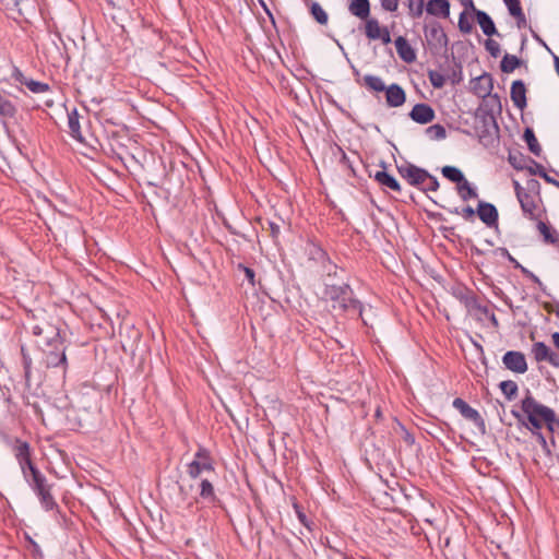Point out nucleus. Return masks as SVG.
I'll return each mask as SVG.
<instances>
[{
	"instance_id": "f257e3e1",
	"label": "nucleus",
	"mask_w": 559,
	"mask_h": 559,
	"mask_svg": "<svg viewBox=\"0 0 559 559\" xmlns=\"http://www.w3.org/2000/svg\"><path fill=\"white\" fill-rule=\"evenodd\" d=\"M35 344L41 352V361L47 368L60 367L63 373L67 370V356L64 338L58 323L39 320L32 326Z\"/></svg>"
},
{
	"instance_id": "f03ea898",
	"label": "nucleus",
	"mask_w": 559,
	"mask_h": 559,
	"mask_svg": "<svg viewBox=\"0 0 559 559\" xmlns=\"http://www.w3.org/2000/svg\"><path fill=\"white\" fill-rule=\"evenodd\" d=\"M323 294L324 298L331 302V307L334 311L361 317V304L354 298L353 289L348 284H325Z\"/></svg>"
},
{
	"instance_id": "7ed1b4c3",
	"label": "nucleus",
	"mask_w": 559,
	"mask_h": 559,
	"mask_svg": "<svg viewBox=\"0 0 559 559\" xmlns=\"http://www.w3.org/2000/svg\"><path fill=\"white\" fill-rule=\"evenodd\" d=\"M187 474L190 478L197 479L204 473L214 472V461L207 449L200 445L193 459L187 465Z\"/></svg>"
},
{
	"instance_id": "20e7f679",
	"label": "nucleus",
	"mask_w": 559,
	"mask_h": 559,
	"mask_svg": "<svg viewBox=\"0 0 559 559\" xmlns=\"http://www.w3.org/2000/svg\"><path fill=\"white\" fill-rule=\"evenodd\" d=\"M521 408L523 413L530 417L533 416L535 418L543 419L548 427L551 429V425L556 420V414L554 409L548 406H545L538 403L528 392L527 395L522 400Z\"/></svg>"
},
{
	"instance_id": "39448f33",
	"label": "nucleus",
	"mask_w": 559,
	"mask_h": 559,
	"mask_svg": "<svg viewBox=\"0 0 559 559\" xmlns=\"http://www.w3.org/2000/svg\"><path fill=\"white\" fill-rule=\"evenodd\" d=\"M28 483L36 492L41 507L46 511H51L58 508V504L51 495L52 485L47 481V478L41 473H35V478Z\"/></svg>"
},
{
	"instance_id": "423d86ee",
	"label": "nucleus",
	"mask_w": 559,
	"mask_h": 559,
	"mask_svg": "<svg viewBox=\"0 0 559 559\" xmlns=\"http://www.w3.org/2000/svg\"><path fill=\"white\" fill-rule=\"evenodd\" d=\"M514 190L523 213L530 219H536V197L527 192L518 181H514Z\"/></svg>"
},
{
	"instance_id": "0eeeda50",
	"label": "nucleus",
	"mask_w": 559,
	"mask_h": 559,
	"mask_svg": "<svg viewBox=\"0 0 559 559\" xmlns=\"http://www.w3.org/2000/svg\"><path fill=\"white\" fill-rule=\"evenodd\" d=\"M425 37L428 45L436 49L445 48L448 45V37L443 28L438 22H432L425 25Z\"/></svg>"
},
{
	"instance_id": "6e6552de",
	"label": "nucleus",
	"mask_w": 559,
	"mask_h": 559,
	"mask_svg": "<svg viewBox=\"0 0 559 559\" xmlns=\"http://www.w3.org/2000/svg\"><path fill=\"white\" fill-rule=\"evenodd\" d=\"M453 407L460 412V414L474 423L476 428L481 432H486V424L477 409L469 406L464 400L456 397L452 403Z\"/></svg>"
},
{
	"instance_id": "1a4fd4ad",
	"label": "nucleus",
	"mask_w": 559,
	"mask_h": 559,
	"mask_svg": "<svg viewBox=\"0 0 559 559\" xmlns=\"http://www.w3.org/2000/svg\"><path fill=\"white\" fill-rule=\"evenodd\" d=\"M502 364L506 369L520 374L525 373L528 368L525 355L519 350H508L502 356Z\"/></svg>"
},
{
	"instance_id": "9d476101",
	"label": "nucleus",
	"mask_w": 559,
	"mask_h": 559,
	"mask_svg": "<svg viewBox=\"0 0 559 559\" xmlns=\"http://www.w3.org/2000/svg\"><path fill=\"white\" fill-rule=\"evenodd\" d=\"M399 174L411 186L419 188L429 174L426 169L415 166L413 164L402 165L397 167Z\"/></svg>"
},
{
	"instance_id": "9b49d317",
	"label": "nucleus",
	"mask_w": 559,
	"mask_h": 559,
	"mask_svg": "<svg viewBox=\"0 0 559 559\" xmlns=\"http://www.w3.org/2000/svg\"><path fill=\"white\" fill-rule=\"evenodd\" d=\"M409 117L413 121L417 123L426 124L435 119L436 114L430 105L420 103L416 104L413 107V109L409 112Z\"/></svg>"
},
{
	"instance_id": "f8f14e48",
	"label": "nucleus",
	"mask_w": 559,
	"mask_h": 559,
	"mask_svg": "<svg viewBox=\"0 0 559 559\" xmlns=\"http://www.w3.org/2000/svg\"><path fill=\"white\" fill-rule=\"evenodd\" d=\"M477 215L479 219L489 227L495 226L498 223V211L491 203L480 201L477 207Z\"/></svg>"
},
{
	"instance_id": "ddd939ff",
	"label": "nucleus",
	"mask_w": 559,
	"mask_h": 559,
	"mask_svg": "<svg viewBox=\"0 0 559 559\" xmlns=\"http://www.w3.org/2000/svg\"><path fill=\"white\" fill-rule=\"evenodd\" d=\"M385 99L386 104L390 107H400L406 100V95L404 90L396 83H393L388 86L385 91Z\"/></svg>"
},
{
	"instance_id": "4468645a",
	"label": "nucleus",
	"mask_w": 559,
	"mask_h": 559,
	"mask_svg": "<svg viewBox=\"0 0 559 559\" xmlns=\"http://www.w3.org/2000/svg\"><path fill=\"white\" fill-rule=\"evenodd\" d=\"M395 48L399 57L407 62L412 63L416 60V53L415 50L412 48V46L408 44L407 39L403 36H399L395 39Z\"/></svg>"
},
{
	"instance_id": "2eb2a0df",
	"label": "nucleus",
	"mask_w": 559,
	"mask_h": 559,
	"mask_svg": "<svg viewBox=\"0 0 559 559\" xmlns=\"http://www.w3.org/2000/svg\"><path fill=\"white\" fill-rule=\"evenodd\" d=\"M510 95L515 107L519 109L526 107V87L523 81L518 80L512 83Z\"/></svg>"
},
{
	"instance_id": "dca6fc26",
	"label": "nucleus",
	"mask_w": 559,
	"mask_h": 559,
	"mask_svg": "<svg viewBox=\"0 0 559 559\" xmlns=\"http://www.w3.org/2000/svg\"><path fill=\"white\" fill-rule=\"evenodd\" d=\"M426 11L431 15L447 19L450 15V2L449 0H429Z\"/></svg>"
},
{
	"instance_id": "f3484780",
	"label": "nucleus",
	"mask_w": 559,
	"mask_h": 559,
	"mask_svg": "<svg viewBox=\"0 0 559 559\" xmlns=\"http://www.w3.org/2000/svg\"><path fill=\"white\" fill-rule=\"evenodd\" d=\"M348 11L360 20H367L370 15V2L369 0H352L348 4Z\"/></svg>"
},
{
	"instance_id": "a211bd4d",
	"label": "nucleus",
	"mask_w": 559,
	"mask_h": 559,
	"mask_svg": "<svg viewBox=\"0 0 559 559\" xmlns=\"http://www.w3.org/2000/svg\"><path fill=\"white\" fill-rule=\"evenodd\" d=\"M476 21L480 26L483 33L487 36L498 35L499 33L495 26L492 19L485 11H476Z\"/></svg>"
},
{
	"instance_id": "6ab92c4d",
	"label": "nucleus",
	"mask_w": 559,
	"mask_h": 559,
	"mask_svg": "<svg viewBox=\"0 0 559 559\" xmlns=\"http://www.w3.org/2000/svg\"><path fill=\"white\" fill-rule=\"evenodd\" d=\"M537 229L543 237L544 242L548 245H558L559 243V235L555 228L550 225L546 224L543 221H538Z\"/></svg>"
},
{
	"instance_id": "aec40b11",
	"label": "nucleus",
	"mask_w": 559,
	"mask_h": 559,
	"mask_svg": "<svg viewBox=\"0 0 559 559\" xmlns=\"http://www.w3.org/2000/svg\"><path fill=\"white\" fill-rule=\"evenodd\" d=\"M374 179L381 186L389 188L397 193H400L402 191V188H401V185L399 183V181L393 176H391L390 174H388L384 170L377 171L374 174Z\"/></svg>"
},
{
	"instance_id": "412c9836",
	"label": "nucleus",
	"mask_w": 559,
	"mask_h": 559,
	"mask_svg": "<svg viewBox=\"0 0 559 559\" xmlns=\"http://www.w3.org/2000/svg\"><path fill=\"white\" fill-rule=\"evenodd\" d=\"M364 85L373 92H385L388 86H385L383 80L380 76L373 74H366L364 76Z\"/></svg>"
},
{
	"instance_id": "4be33fe9",
	"label": "nucleus",
	"mask_w": 559,
	"mask_h": 559,
	"mask_svg": "<svg viewBox=\"0 0 559 559\" xmlns=\"http://www.w3.org/2000/svg\"><path fill=\"white\" fill-rule=\"evenodd\" d=\"M13 452L17 462L25 461L31 456V447L28 442L16 439L13 444Z\"/></svg>"
},
{
	"instance_id": "5701e85b",
	"label": "nucleus",
	"mask_w": 559,
	"mask_h": 559,
	"mask_svg": "<svg viewBox=\"0 0 559 559\" xmlns=\"http://www.w3.org/2000/svg\"><path fill=\"white\" fill-rule=\"evenodd\" d=\"M200 497L210 502H215L217 499L214 486L209 478H204L200 483Z\"/></svg>"
},
{
	"instance_id": "b1692460",
	"label": "nucleus",
	"mask_w": 559,
	"mask_h": 559,
	"mask_svg": "<svg viewBox=\"0 0 559 559\" xmlns=\"http://www.w3.org/2000/svg\"><path fill=\"white\" fill-rule=\"evenodd\" d=\"M16 114L15 105L0 92V117L13 118Z\"/></svg>"
},
{
	"instance_id": "393cba45",
	"label": "nucleus",
	"mask_w": 559,
	"mask_h": 559,
	"mask_svg": "<svg viewBox=\"0 0 559 559\" xmlns=\"http://www.w3.org/2000/svg\"><path fill=\"white\" fill-rule=\"evenodd\" d=\"M523 139L526 142L528 150L536 156L542 153V146L539 145L534 131L531 128H526L523 134Z\"/></svg>"
},
{
	"instance_id": "a878e982",
	"label": "nucleus",
	"mask_w": 559,
	"mask_h": 559,
	"mask_svg": "<svg viewBox=\"0 0 559 559\" xmlns=\"http://www.w3.org/2000/svg\"><path fill=\"white\" fill-rule=\"evenodd\" d=\"M551 348L544 342H536L532 345V354L537 362L546 361Z\"/></svg>"
},
{
	"instance_id": "bb28decb",
	"label": "nucleus",
	"mask_w": 559,
	"mask_h": 559,
	"mask_svg": "<svg viewBox=\"0 0 559 559\" xmlns=\"http://www.w3.org/2000/svg\"><path fill=\"white\" fill-rule=\"evenodd\" d=\"M68 126H69L71 135L74 139L79 140V141H82L81 127H80V122H79V115H78V111L75 109L68 115Z\"/></svg>"
},
{
	"instance_id": "cd10ccee",
	"label": "nucleus",
	"mask_w": 559,
	"mask_h": 559,
	"mask_svg": "<svg viewBox=\"0 0 559 559\" xmlns=\"http://www.w3.org/2000/svg\"><path fill=\"white\" fill-rule=\"evenodd\" d=\"M457 193L463 201H467L469 199H475L478 197L476 190L471 186V183L465 178L463 181L457 183Z\"/></svg>"
},
{
	"instance_id": "c85d7f7f",
	"label": "nucleus",
	"mask_w": 559,
	"mask_h": 559,
	"mask_svg": "<svg viewBox=\"0 0 559 559\" xmlns=\"http://www.w3.org/2000/svg\"><path fill=\"white\" fill-rule=\"evenodd\" d=\"M383 27L380 26L378 20L367 19L365 25V34L371 40H377Z\"/></svg>"
},
{
	"instance_id": "c756f323",
	"label": "nucleus",
	"mask_w": 559,
	"mask_h": 559,
	"mask_svg": "<svg viewBox=\"0 0 559 559\" xmlns=\"http://www.w3.org/2000/svg\"><path fill=\"white\" fill-rule=\"evenodd\" d=\"M520 63L521 60L516 56L506 53L501 60L500 68L504 73H511L520 66Z\"/></svg>"
},
{
	"instance_id": "7c9ffc66",
	"label": "nucleus",
	"mask_w": 559,
	"mask_h": 559,
	"mask_svg": "<svg viewBox=\"0 0 559 559\" xmlns=\"http://www.w3.org/2000/svg\"><path fill=\"white\" fill-rule=\"evenodd\" d=\"M17 463L21 467L24 478L27 481H31L33 478H35V473H40L39 469L33 464L31 456L28 459H25V461H21Z\"/></svg>"
},
{
	"instance_id": "2f4dec72",
	"label": "nucleus",
	"mask_w": 559,
	"mask_h": 559,
	"mask_svg": "<svg viewBox=\"0 0 559 559\" xmlns=\"http://www.w3.org/2000/svg\"><path fill=\"white\" fill-rule=\"evenodd\" d=\"M442 175L451 182L460 183L464 180V174L454 166H444L441 169Z\"/></svg>"
},
{
	"instance_id": "473e14b6",
	"label": "nucleus",
	"mask_w": 559,
	"mask_h": 559,
	"mask_svg": "<svg viewBox=\"0 0 559 559\" xmlns=\"http://www.w3.org/2000/svg\"><path fill=\"white\" fill-rule=\"evenodd\" d=\"M499 386L501 392L509 401L513 400L519 391L516 382L512 380L502 381Z\"/></svg>"
},
{
	"instance_id": "72a5a7b5",
	"label": "nucleus",
	"mask_w": 559,
	"mask_h": 559,
	"mask_svg": "<svg viewBox=\"0 0 559 559\" xmlns=\"http://www.w3.org/2000/svg\"><path fill=\"white\" fill-rule=\"evenodd\" d=\"M311 14L319 24L324 25L328 23V13L318 2L311 4Z\"/></svg>"
},
{
	"instance_id": "f704fd0d",
	"label": "nucleus",
	"mask_w": 559,
	"mask_h": 559,
	"mask_svg": "<svg viewBox=\"0 0 559 559\" xmlns=\"http://www.w3.org/2000/svg\"><path fill=\"white\" fill-rule=\"evenodd\" d=\"M25 86L34 94H43L50 90V86L47 83L35 81L33 79L25 82Z\"/></svg>"
},
{
	"instance_id": "c9c22d12",
	"label": "nucleus",
	"mask_w": 559,
	"mask_h": 559,
	"mask_svg": "<svg viewBox=\"0 0 559 559\" xmlns=\"http://www.w3.org/2000/svg\"><path fill=\"white\" fill-rule=\"evenodd\" d=\"M418 189L424 192H435L439 189V181L437 177L428 174L425 181L420 185Z\"/></svg>"
},
{
	"instance_id": "e433bc0d",
	"label": "nucleus",
	"mask_w": 559,
	"mask_h": 559,
	"mask_svg": "<svg viewBox=\"0 0 559 559\" xmlns=\"http://www.w3.org/2000/svg\"><path fill=\"white\" fill-rule=\"evenodd\" d=\"M428 136L433 140H442L445 138L447 132L443 126L433 124L426 130Z\"/></svg>"
},
{
	"instance_id": "4c0bfd02",
	"label": "nucleus",
	"mask_w": 559,
	"mask_h": 559,
	"mask_svg": "<svg viewBox=\"0 0 559 559\" xmlns=\"http://www.w3.org/2000/svg\"><path fill=\"white\" fill-rule=\"evenodd\" d=\"M459 29L463 33V34H469L472 33L473 31V24L471 22V20L468 19V15H467V12L466 11H463L461 14H460V17H459Z\"/></svg>"
},
{
	"instance_id": "58836bf2",
	"label": "nucleus",
	"mask_w": 559,
	"mask_h": 559,
	"mask_svg": "<svg viewBox=\"0 0 559 559\" xmlns=\"http://www.w3.org/2000/svg\"><path fill=\"white\" fill-rule=\"evenodd\" d=\"M424 0H408L409 14L413 17H419L424 12Z\"/></svg>"
},
{
	"instance_id": "ea45409f",
	"label": "nucleus",
	"mask_w": 559,
	"mask_h": 559,
	"mask_svg": "<svg viewBox=\"0 0 559 559\" xmlns=\"http://www.w3.org/2000/svg\"><path fill=\"white\" fill-rule=\"evenodd\" d=\"M428 76L431 85L436 88H441L445 83V78L440 72L429 71Z\"/></svg>"
},
{
	"instance_id": "a19ab883",
	"label": "nucleus",
	"mask_w": 559,
	"mask_h": 559,
	"mask_svg": "<svg viewBox=\"0 0 559 559\" xmlns=\"http://www.w3.org/2000/svg\"><path fill=\"white\" fill-rule=\"evenodd\" d=\"M485 47L487 51L495 58H497L501 52L500 45L493 39L488 38L485 41Z\"/></svg>"
},
{
	"instance_id": "79ce46f5",
	"label": "nucleus",
	"mask_w": 559,
	"mask_h": 559,
	"mask_svg": "<svg viewBox=\"0 0 559 559\" xmlns=\"http://www.w3.org/2000/svg\"><path fill=\"white\" fill-rule=\"evenodd\" d=\"M504 3L512 16L521 14L522 8L520 0H504Z\"/></svg>"
},
{
	"instance_id": "37998d69",
	"label": "nucleus",
	"mask_w": 559,
	"mask_h": 559,
	"mask_svg": "<svg viewBox=\"0 0 559 559\" xmlns=\"http://www.w3.org/2000/svg\"><path fill=\"white\" fill-rule=\"evenodd\" d=\"M238 269H239V270H241V271H243V273H245V277H246V280L248 281V283H249L251 286H254V284H255V283H254V278H255V273H254V271H253L252 269H250V267H247V266L242 265V264H239V265H238Z\"/></svg>"
},
{
	"instance_id": "c03bdc74",
	"label": "nucleus",
	"mask_w": 559,
	"mask_h": 559,
	"mask_svg": "<svg viewBox=\"0 0 559 559\" xmlns=\"http://www.w3.org/2000/svg\"><path fill=\"white\" fill-rule=\"evenodd\" d=\"M12 79H14L16 82L21 83L22 85H25V82H28L31 78H26L23 72L14 67L11 73Z\"/></svg>"
},
{
	"instance_id": "a18cd8bd",
	"label": "nucleus",
	"mask_w": 559,
	"mask_h": 559,
	"mask_svg": "<svg viewBox=\"0 0 559 559\" xmlns=\"http://www.w3.org/2000/svg\"><path fill=\"white\" fill-rule=\"evenodd\" d=\"M400 0H381V7L389 12H395L399 8Z\"/></svg>"
},
{
	"instance_id": "49530a36",
	"label": "nucleus",
	"mask_w": 559,
	"mask_h": 559,
	"mask_svg": "<svg viewBox=\"0 0 559 559\" xmlns=\"http://www.w3.org/2000/svg\"><path fill=\"white\" fill-rule=\"evenodd\" d=\"M538 170L536 171V174L543 178L546 182L548 183H551L555 186V182H557L558 180L554 179L552 177H550L544 169L543 166L538 165Z\"/></svg>"
},
{
	"instance_id": "de8ad7c7",
	"label": "nucleus",
	"mask_w": 559,
	"mask_h": 559,
	"mask_svg": "<svg viewBox=\"0 0 559 559\" xmlns=\"http://www.w3.org/2000/svg\"><path fill=\"white\" fill-rule=\"evenodd\" d=\"M520 270L521 272L526 276L528 277L531 281H533L534 283L538 284V285H542V281L539 280L538 276H536L533 272H531L530 270H527L526 267H524L523 265L520 266Z\"/></svg>"
},
{
	"instance_id": "09e8293b",
	"label": "nucleus",
	"mask_w": 559,
	"mask_h": 559,
	"mask_svg": "<svg viewBox=\"0 0 559 559\" xmlns=\"http://www.w3.org/2000/svg\"><path fill=\"white\" fill-rule=\"evenodd\" d=\"M546 361L549 362L552 367L559 368V355L555 353L552 349L549 353Z\"/></svg>"
},
{
	"instance_id": "8fccbe9b",
	"label": "nucleus",
	"mask_w": 559,
	"mask_h": 559,
	"mask_svg": "<svg viewBox=\"0 0 559 559\" xmlns=\"http://www.w3.org/2000/svg\"><path fill=\"white\" fill-rule=\"evenodd\" d=\"M378 39H380L384 45H388V44L391 43V35H390V32H389V29L386 27L382 28Z\"/></svg>"
},
{
	"instance_id": "3c124183",
	"label": "nucleus",
	"mask_w": 559,
	"mask_h": 559,
	"mask_svg": "<svg viewBox=\"0 0 559 559\" xmlns=\"http://www.w3.org/2000/svg\"><path fill=\"white\" fill-rule=\"evenodd\" d=\"M527 419H528L530 424L532 425V427L537 430H539L543 427V423H545L543 419L535 418L533 416L527 417Z\"/></svg>"
},
{
	"instance_id": "603ef678",
	"label": "nucleus",
	"mask_w": 559,
	"mask_h": 559,
	"mask_svg": "<svg viewBox=\"0 0 559 559\" xmlns=\"http://www.w3.org/2000/svg\"><path fill=\"white\" fill-rule=\"evenodd\" d=\"M475 215V211L472 206H466L463 209L462 211V216L465 218V219H471L473 218Z\"/></svg>"
},
{
	"instance_id": "864d4df0",
	"label": "nucleus",
	"mask_w": 559,
	"mask_h": 559,
	"mask_svg": "<svg viewBox=\"0 0 559 559\" xmlns=\"http://www.w3.org/2000/svg\"><path fill=\"white\" fill-rule=\"evenodd\" d=\"M479 81H486L487 82V87L484 88L483 96L488 95L490 93V91L492 90L491 79L489 76H481V78H479Z\"/></svg>"
},
{
	"instance_id": "5fc2aeb1",
	"label": "nucleus",
	"mask_w": 559,
	"mask_h": 559,
	"mask_svg": "<svg viewBox=\"0 0 559 559\" xmlns=\"http://www.w3.org/2000/svg\"><path fill=\"white\" fill-rule=\"evenodd\" d=\"M513 17L516 19V23H518V26L521 28L523 26H525L526 24V17H525V14L523 12V10L521 11V14L520 15H513Z\"/></svg>"
},
{
	"instance_id": "6e6d98bb",
	"label": "nucleus",
	"mask_w": 559,
	"mask_h": 559,
	"mask_svg": "<svg viewBox=\"0 0 559 559\" xmlns=\"http://www.w3.org/2000/svg\"><path fill=\"white\" fill-rule=\"evenodd\" d=\"M463 4L466 7V9H469L472 12H474V14H476V11H479L478 9L475 8L473 0H464Z\"/></svg>"
},
{
	"instance_id": "4d7b16f0",
	"label": "nucleus",
	"mask_w": 559,
	"mask_h": 559,
	"mask_svg": "<svg viewBox=\"0 0 559 559\" xmlns=\"http://www.w3.org/2000/svg\"><path fill=\"white\" fill-rule=\"evenodd\" d=\"M179 491H180V495L182 497V500L186 501L187 498H188V495H189V489L185 488V486L180 485L179 486Z\"/></svg>"
},
{
	"instance_id": "13d9d810",
	"label": "nucleus",
	"mask_w": 559,
	"mask_h": 559,
	"mask_svg": "<svg viewBox=\"0 0 559 559\" xmlns=\"http://www.w3.org/2000/svg\"><path fill=\"white\" fill-rule=\"evenodd\" d=\"M325 269L328 271L329 276L332 274V271H334V275L336 274L337 266L334 265L333 263L329 262L328 265L325 266Z\"/></svg>"
},
{
	"instance_id": "bf43d9fd",
	"label": "nucleus",
	"mask_w": 559,
	"mask_h": 559,
	"mask_svg": "<svg viewBox=\"0 0 559 559\" xmlns=\"http://www.w3.org/2000/svg\"><path fill=\"white\" fill-rule=\"evenodd\" d=\"M506 251V254L508 255V259L510 262H512L514 264L515 267L520 269V266H522L507 250Z\"/></svg>"
},
{
	"instance_id": "052dcab7",
	"label": "nucleus",
	"mask_w": 559,
	"mask_h": 559,
	"mask_svg": "<svg viewBox=\"0 0 559 559\" xmlns=\"http://www.w3.org/2000/svg\"><path fill=\"white\" fill-rule=\"evenodd\" d=\"M24 365H25V376L29 374L31 359L24 356Z\"/></svg>"
},
{
	"instance_id": "680f3d73",
	"label": "nucleus",
	"mask_w": 559,
	"mask_h": 559,
	"mask_svg": "<svg viewBox=\"0 0 559 559\" xmlns=\"http://www.w3.org/2000/svg\"><path fill=\"white\" fill-rule=\"evenodd\" d=\"M555 346L559 349V332H555L551 335Z\"/></svg>"
},
{
	"instance_id": "e2e57ef3",
	"label": "nucleus",
	"mask_w": 559,
	"mask_h": 559,
	"mask_svg": "<svg viewBox=\"0 0 559 559\" xmlns=\"http://www.w3.org/2000/svg\"><path fill=\"white\" fill-rule=\"evenodd\" d=\"M132 332H133L134 342L140 341V338H141L140 332L138 330H133Z\"/></svg>"
},
{
	"instance_id": "0e129e2a",
	"label": "nucleus",
	"mask_w": 559,
	"mask_h": 559,
	"mask_svg": "<svg viewBox=\"0 0 559 559\" xmlns=\"http://www.w3.org/2000/svg\"><path fill=\"white\" fill-rule=\"evenodd\" d=\"M554 61H555L556 72L559 75V57H555Z\"/></svg>"
},
{
	"instance_id": "69168bd1",
	"label": "nucleus",
	"mask_w": 559,
	"mask_h": 559,
	"mask_svg": "<svg viewBox=\"0 0 559 559\" xmlns=\"http://www.w3.org/2000/svg\"><path fill=\"white\" fill-rule=\"evenodd\" d=\"M71 223H72L73 229L78 230L79 229L78 223L73 222V221H71Z\"/></svg>"
},
{
	"instance_id": "338daca9",
	"label": "nucleus",
	"mask_w": 559,
	"mask_h": 559,
	"mask_svg": "<svg viewBox=\"0 0 559 559\" xmlns=\"http://www.w3.org/2000/svg\"><path fill=\"white\" fill-rule=\"evenodd\" d=\"M491 321H492V323H493L495 325H498V321H497V319H496L495 314H492V317H491Z\"/></svg>"
},
{
	"instance_id": "774afa93",
	"label": "nucleus",
	"mask_w": 559,
	"mask_h": 559,
	"mask_svg": "<svg viewBox=\"0 0 559 559\" xmlns=\"http://www.w3.org/2000/svg\"><path fill=\"white\" fill-rule=\"evenodd\" d=\"M512 415H513L514 417H516V418H520V414H519L518 412H515V411H512Z\"/></svg>"
}]
</instances>
